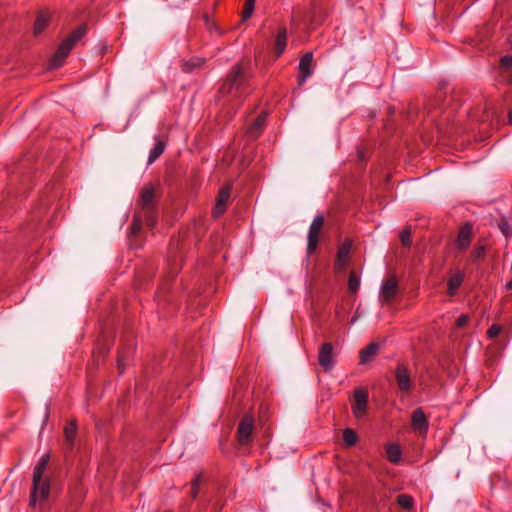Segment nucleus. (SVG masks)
Wrapping results in <instances>:
<instances>
[{
  "label": "nucleus",
  "instance_id": "obj_39",
  "mask_svg": "<svg viewBox=\"0 0 512 512\" xmlns=\"http://www.w3.org/2000/svg\"><path fill=\"white\" fill-rule=\"evenodd\" d=\"M505 288L506 290H512V279L509 282H507Z\"/></svg>",
  "mask_w": 512,
  "mask_h": 512
},
{
  "label": "nucleus",
  "instance_id": "obj_25",
  "mask_svg": "<svg viewBox=\"0 0 512 512\" xmlns=\"http://www.w3.org/2000/svg\"><path fill=\"white\" fill-rule=\"evenodd\" d=\"M143 222H145L143 214L140 212H137L134 215V218L132 220V224L130 227V234L133 236H136L140 232Z\"/></svg>",
  "mask_w": 512,
  "mask_h": 512
},
{
  "label": "nucleus",
  "instance_id": "obj_36",
  "mask_svg": "<svg viewBox=\"0 0 512 512\" xmlns=\"http://www.w3.org/2000/svg\"><path fill=\"white\" fill-rule=\"evenodd\" d=\"M469 321V316L467 314L460 315L456 320V326L461 328L464 327Z\"/></svg>",
  "mask_w": 512,
  "mask_h": 512
},
{
  "label": "nucleus",
  "instance_id": "obj_27",
  "mask_svg": "<svg viewBox=\"0 0 512 512\" xmlns=\"http://www.w3.org/2000/svg\"><path fill=\"white\" fill-rule=\"evenodd\" d=\"M360 287V278L355 271H351L348 277V290L350 293H356Z\"/></svg>",
  "mask_w": 512,
  "mask_h": 512
},
{
  "label": "nucleus",
  "instance_id": "obj_9",
  "mask_svg": "<svg viewBox=\"0 0 512 512\" xmlns=\"http://www.w3.org/2000/svg\"><path fill=\"white\" fill-rule=\"evenodd\" d=\"M298 84L303 85L313 73V53L306 52L299 61Z\"/></svg>",
  "mask_w": 512,
  "mask_h": 512
},
{
  "label": "nucleus",
  "instance_id": "obj_18",
  "mask_svg": "<svg viewBox=\"0 0 512 512\" xmlns=\"http://www.w3.org/2000/svg\"><path fill=\"white\" fill-rule=\"evenodd\" d=\"M351 247L352 242L350 240H345L341 247L338 249L336 257V266L338 268H343L346 265Z\"/></svg>",
  "mask_w": 512,
  "mask_h": 512
},
{
  "label": "nucleus",
  "instance_id": "obj_1",
  "mask_svg": "<svg viewBox=\"0 0 512 512\" xmlns=\"http://www.w3.org/2000/svg\"><path fill=\"white\" fill-rule=\"evenodd\" d=\"M251 92L245 68L242 63L235 64L227 74L219 88L222 95H231L235 98H242Z\"/></svg>",
  "mask_w": 512,
  "mask_h": 512
},
{
  "label": "nucleus",
  "instance_id": "obj_6",
  "mask_svg": "<svg viewBox=\"0 0 512 512\" xmlns=\"http://www.w3.org/2000/svg\"><path fill=\"white\" fill-rule=\"evenodd\" d=\"M368 398L369 394L366 388L358 387L354 390L351 410L355 418L361 419L367 414Z\"/></svg>",
  "mask_w": 512,
  "mask_h": 512
},
{
  "label": "nucleus",
  "instance_id": "obj_5",
  "mask_svg": "<svg viewBox=\"0 0 512 512\" xmlns=\"http://www.w3.org/2000/svg\"><path fill=\"white\" fill-rule=\"evenodd\" d=\"M255 431V421L251 414L244 415L239 421L236 439L240 446H250L253 442V435Z\"/></svg>",
  "mask_w": 512,
  "mask_h": 512
},
{
  "label": "nucleus",
  "instance_id": "obj_11",
  "mask_svg": "<svg viewBox=\"0 0 512 512\" xmlns=\"http://www.w3.org/2000/svg\"><path fill=\"white\" fill-rule=\"evenodd\" d=\"M319 365L325 370L330 371L334 367L333 346L329 342L323 343L318 351Z\"/></svg>",
  "mask_w": 512,
  "mask_h": 512
},
{
  "label": "nucleus",
  "instance_id": "obj_28",
  "mask_svg": "<svg viewBox=\"0 0 512 512\" xmlns=\"http://www.w3.org/2000/svg\"><path fill=\"white\" fill-rule=\"evenodd\" d=\"M397 503L404 509H411L413 507L414 500L407 494H400L397 497Z\"/></svg>",
  "mask_w": 512,
  "mask_h": 512
},
{
  "label": "nucleus",
  "instance_id": "obj_2",
  "mask_svg": "<svg viewBox=\"0 0 512 512\" xmlns=\"http://www.w3.org/2000/svg\"><path fill=\"white\" fill-rule=\"evenodd\" d=\"M50 457L48 454H43L38 460L33 470L32 490L30 496V506H35L38 500L45 501L50 494V480L44 477L49 464Z\"/></svg>",
  "mask_w": 512,
  "mask_h": 512
},
{
  "label": "nucleus",
  "instance_id": "obj_23",
  "mask_svg": "<svg viewBox=\"0 0 512 512\" xmlns=\"http://www.w3.org/2000/svg\"><path fill=\"white\" fill-rule=\"evenodd\" d=\"M204 61V58L193 57L190 60L183 62L182 70L186 73H190L195 68L201 67L204 64Z\"/></svg>",
  "mask_w": 512,
  "mask_h": 512
},
{
  "label": "nucleus",
  "instance_id": "obj_24",
  "mask_svg": "<svg viewBox=\"0 0 512 512\" xmlns=\"http://www.w3.org/2000/svg\"><path fill=\"white\" fill-rule=\"evenodd\" d=\"M342 438H343L344 444L347 447L354 446L358 441L357 433L351 428H346L343 430Z\"/></svg>",
  "mask_w": 512,
  "mask_h": 512
},
{
  "label": "nucleus",
  "instance_id": "obj_32",
  "mask_svg": "<svg viewBox=\"0 0 512 512\" xmlns=\"http://www.w3.org/2000/svg\"><path fill=\"white\" fill-rule=\"evenodd\" d=\"M498 227L506 237L512 235V224L509 221L502 219L499 222Z\"/></svg>",
  "mask_w": 512,
  "mask_h": 512
},
{
  "label": "nucleus",
  "instance_id": "obj_12",
  "mask_svg": "<svg viewBox=\"0 0 512 512\" xmlns=\"http://www.w3.org/2000/svg\"><path fill=\"white\" fill-rule=\"evenodd\" d=\"M472 231L473 225L469 222H466L460 227L456 238V247L459 250L465 251L468 249L472 242Z\"/></svg>",
  "mask_w": 512,
  "mask_h": 512
},
{
  "label": "nucleus",
  "instance_id": "obj_37",
  "mask_svg": "<svg viewBox=\"0 0 512 512\" xmlns=\"http://www.w3.org/2000/svg\"><path fill=\"white\" fill-rule=\"evenodd\" d=\"M203 18L205 21V26L209 31H212L213 29L217 30L216 24L213 21V19H211L208 15H204Z\"/></svg>",
  "mask_w": 512,
  "mask_h": 512
},
{
  "label": "nucleus",
  "instance_id": "obj_21",
  "mask_svg": "<svg viewBox=\"0 0 512 512\" xmlns=\"http://www.w3.org/2000/svg\"><path fill=\"white\" fill-rule=\"evenodd\" d=\"M64 435L67 445L72 449L77 435V423L75 420H71L66 424L64 428Z\"/></svg>",
  "mask_w": 512,
  "mask_h": 512
},
{
  "label": "nucleus",
  "instance_id": "obj_40",
  "mask_svg": "<svg viewBox=\"0 0 512 512\" xmlns=\"http://www.w3.org/2000/svg\"><path fill=\"white\" fill-rule=\"evenodd\" d=\"M508 81H509L510 83H512V71H511V74L509 75Z\"/></svg>",
  "mask_w": 512,
  "mask_h": 512
},
{
  "label": "nucleus",
  "instance_id": "obj_38",
  "mask_svg": "<svg viewBox=\"0 0 512 512\" xmlns=\"http://www.w3.org/2000/svg\"><path fill=\"white\" fill-rule=\"evenodd\" d=\"M117 365H118V369L120 370V373H122L124 371V358L122 356H119L118 357V360H117Z\"/></svg>",
  "mask_w": 512,
  "mask_h": 512
},
{
  "label": "nucleus",
  "instance_id": "obj_31",
  "mask_svg": "<svg viewBox=\"0 0 512 512\" xmlns=\"http://www.w3.org/2000/svg\"><path fill=\"white\" fill-rule=\"evenodd\" d=\"M200 484H201V475L198 474L194 477V479L192 480V483H191L190 494L193 499L196 498L199 493Z\"/></svg>",
  "mask_w": 512,
  "mask_h": 512
},
{
  "label": "nucleus",
  "instance_id": "obj_33",
  "mask_svg": "<svg viewBox=\"0 0 512 512\" xmlns=\"http://www.w3.org/2000/svg\"><path fill=\"white\" fill-rule=\"evenodd\" d=\"M502 331V326L499 324H492L487 330V336L490 339L496 338Z\"/></svg>",
  "mask_w": 512,
  "mask_h": 512
},
{
  "label": "nucleus",
  "instance_id": "obj_30",
  "mask_svg": "<svg viewBox=\"0 0 512 512\" xmlns=\"http://www.w3.org/2000/svg\"><path fill=\"white\" fill-rule=\"evenodd\" d=\"M486 248L484 245H478L472 251V260L474 262L480 261L485 257Z\"/></svg>",
  "mask_w": 512,
  "mask_h": 512
},
{
  "label": "nucleus",
  "instance_id": "obj_20",
  "mask_svg": "<svg viewBox=\"0 0 512 512\" xmlns=\"http://www.w3.org/2000/svg\"><path fill=\"white\" fill-rule=\"evenodd\" d=\"M379 346L377 343L372 342L360 351V364H366L378 353Z\"/></svg>",
  "mask_w": 512,
  "mask_h": 512
},
{
  "label": "nucleus",
  "instance_id": "obj_17",
  "mask_svg": "<svg viewBox=\"0 0 512 512\" xmlns=\"http://www.w3.org/2000/svg\"><path fill=\"white\" fill-rule=\"evenodd\" d=\"M465 278V274L462 271L456 272L447 281V293L449 296L457 294L458 289L462 285Z\"/></svg>",
  "mask_w": 512,
  "mask_h": 512
},
{
  "label": "nucleus",
  "instance_id": "obj_14",
  "mask_svg": "<svg viewBox=\"0 0 512 512\" xmlns=\"http://www.w3.org/2000/svg\"><path fill=\"white\" fill-rule=\"evenodd\" d=\"M411 425L415 432L426 433L429 427L427 417L422 408H417L411 415Z\"/></svg>",
  "mask_w": 512,
  "mask_h": 512
},
{
  "label": "nucleus",
  "instance_id": "obj_4",
  "mask_svg": "<svg viewBox=\"0 0 512 512\" xmlns=\"http://www.w3.org/2000/svg\"><path fill=\"white\" fill-rule=\"evenodd\" d=\"M141 210L140 213L143 214L145 223L150 228L154 227L157 221L156 218V209L154 204V188L151 185H146L143 187L140 193V198L138 201Z\"/></svg>",
  "mask_w": 512,
  "mask_h": 512
},
{
  "label": "nucleus",
  "instance_id": "obj_3",
  "mask_svg": "<svg viewBox=\"0 0 512 512\" xmlns=\"http://www.w3.org/2000/svg\"><path fill=\"white\" fill-rule=\"evenodd\" d=\"M86 32V24H81L63 40L51 59L52 68H58L63 64L71 50L85 36Z\"/></svg>",
  "mask_w": 512,
  "mask_h": 512
},
{
  "label": "nucleus",
  "instance_id": "obj_35",
  "mask_svg": "<svg viewBox=\"0 0 512 512\" xmlns=\"http://www.w3.org/2000/svg\"><path fill=\"white\" fill-rule=\"evenodd\" d=\"M500 66L505 70L512 68V54L503 56L500 59Z\"/></svg>",
  "mask_w": 512,
  "mask_h": 512
},
{
  "label": "nucleus",
  "instance_id": "obj_34",
  "mask_svg": "<svg viewBox=\"0 0 512 512\" xmlns=\"http://www.w3.org/2000/svg\"><path fill=\"white\" fill-rule=\"evenodd\" d=\"M400 240L403 246L411 245V231L410 229H404L400 234Z\"/></svg>",
  "mask_w": 512,
  "mask_h": 512
},
{
  "label": "nucleus",
  "instance_id": "obj_19",
  "mask_svg": "<svg viewBox=\"0 0 512 512\" xmlns=\"http://www.w3.org/2000/svg\"><path fill=\"white\" fill-rule=\"evenodd\" d=\"M287 44V30L285 27L279 29L275 38V54L280 57L285 51Z\"/></svg>",
  "mask_w": 512,
  "mask_h": 512
},
{
  "label": "nucleus",
  "instance_id": "obj_10",
  "mask_svg": "<svg viewBox=\"0 0 512 512\" xmlns=\"http://www.w3.org/2000/svg\"><path fill=\"white\" fill-rule=\"evenodd\" d=\"M397 292V280L395 277H390L382 284L379 299L382 304H388L395 298Z\"/></svg>",
  "mask_w": 512,
  "mask_h": 512
},
{
  "label": "nucleus",
  "instance_id": "obj_16",
  "mask_svg": "<svg viewBox=\"0 0 512 512\" xmlns=\"http://www.w3.org/2000/svg\"><path fill=\"white\" fill-rule=\"evenodd\" d=\"M51 20V14L47 10L40 11L36 17L35 24H34V35L37 36L41 34L46 27L48 26L49 22Z\"/></svg>",
  "mask_w": 512,
  "mask_h": 512
},
{
  "label": "nucleus",
  "instance_id": "obj_7",
  "mask_svg": "<svg viewBox=\"0 0 512 512\" xmlns=\"http://www.w3.org/2000/svg\"><path fill=\"white\" fill-rule=\"evenodd\" d=\"M323 225H324V217L322 215H317L313 219V221L309 227V231H308V236H307V253H308V255H312L316 251L318 242H319L320 232L323 228Z\"/></svg>",
  "mask_w": 512,
  "mask_h": 512
},
{
  "label": "nucleus",
  "instance_id": "obj_29",
  "mask_svg": "<svg viewBox=\"0 0 512 512\" xmlns=\"http://www.w3.org/2000/svg\"><path fill=\"white\" fill-rule=\"evenodd\" d=\"M254 5L255 0H246L242 12V18L243 20H247L249 17H251L253 11H254Z\"/></svg>",
  "mask_w": 512,
  "mask_h": 512
},
{
  "label": "nucleus",
  "instance_id": "obj_15",
  "mask_svg": "<svg viewBox=\"0 0 512 512\" xmlns=\"http://www.w3.org/2000/svg\"><path fill=\"white\" fill-rule=\"evenodd\" d=\"M266 124V113H261L257 116V118L253 121V123L247 129V136L255 140L257 139L263 132Z\"/></svg>",
  "mask_w": 512,
  "mask_h": 512
},
{
  "label": "nucleus",
  "instance_id": "obj_8",
  "mask_svg": "<svg viewBox=\"0 0 512 512\" xmlns=\"http://www.w3.org/2000/svg\"><path fill=\"white\" fill-rule=\"evenodd\" d=\"M395 380L398 386V389L401 392L409 393L413 389V381L411 378L410 370L408 366L404 363H400L396 366L394 372Z\"/></svg>",
  "mask_w": 512,
  "mask_h": 512
},
{
  "label": "nucleus",
  "instance_id": "obj_26",
  "mask_svg": "<svg viewBox=\"0 0 512 512\" xmlns=\"http://www.w3.org/2000/svg\"><path fill=\"white\" fill-rule=\"evenodd\" d=\"M165 144L162 141H158L155 146L150 150L148 156V163H153L160 155L164 152Z\"/></svg>",
  "mask_w": 512,
  "mask_h": 512
},
{
  "label": "nucleus",
  "instance_id": "obj_13",
  "mask_svg": "<svg viewBox=\"0 0 512 512\" xmlns=\"http://www.w3.org/2000/svg\"><path fill=\"white\" fill-rule=\"evenodd\" d=\"M230 195L231 187L229 185L224 186L219 190L213 210L214 217H218L226 211Z\"/></svg>",
  "mask_w": 512,
  "mask_h": 512
},
{
  "label": "nucleus",
  "instance_id": "obj_22",
  "mask_svg": "<svg viewBox=\"0 0 512 512\" xmlns=\"http://www.w3.org/2000/svg\"><path fill=\"white\" fill-rule=\"evenodd\" d=\"M386 455L391 463L397 464L402 456L401 448L398 444H389L386 446Z\"/></svg>",
  "mask_w": 512,
  "mask_h": 512
}]
</instances>
